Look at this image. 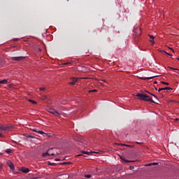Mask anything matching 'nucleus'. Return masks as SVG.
Returning <instances> with one entry per match:
<instances>
[{"instance_id": "nucleus-1", "label": "nucleus", "mask_w": 179, "mask_h": 179, "mask_svg": "<svg viewBox=\"0 0 179 179\" xmlns=\"http://www.w3.org/2000/svg\"><path fill=\"white\" fill-rule=\"evenodd\" d=\"M136 96L139 99V100H143V101H150V103H155V101H153L152 98H149V96L146 94L138 93Z\"/></svg>"}, {"instance_id": "nucleus-2", "label": "nucleus", "mask_w": 179, "mask_h": 179, "mask_svg": "<svg viewBox=\"0 0 179 179\" xmlns=\"http://www.w3.org/2000/svg\"><path fill=\"white\" fill-rule=\"evenodd\" d=\"M134 39L136 40V41H138V40H139V37H141V34H142V31H141V28H137L136 30H134Z\"/></svg>"}, {"instance_id": "nucleus-3", "label": "nucleus", "mask_w": 179, "mask_h": 179, "mask_svg": "<svg viewBox=\"0 0 179 179\" xmlns=\"http://www.w3.org/2000/svg\"><path fill=\"white\" fill-rule=\"evenodd\" d=\"M12 129V126H3V124H0V131H9Z\"/></svg>"}, {"instance_id": "nucleus-4", "label": "nucleus", "mask_w": 179, "mask_h": 179, "mask_svg": "<svg viewBox=\"0 0 179 179\" xmlns=\"http://www.w3.org/2000/svg\"><path fill=\"white\" fill-rule=\"evenodd\" d=\"M48 113L55 115V117H59L60 114L55 109H50Z\"/></svg>"}, {"instance_id": "nucleus-5", "label": "nucleus", "mask_w": 179, "mask_h": 179, "mask_svg": "<svg viewBox=\"0 0 179 179\" xmlns=\"http://www.w3.org/2000/svg\"><path fill=\"white\" fill-rule=\"evenodd\" d=\"M7 166L10 167V170H15V165H13V163L10 160L7 161Z\"/></svg>"}, {"instance_id": "nucleus-6", "label": "nucleus", "mask_w": 179, "mask_h": 179, "mask_svg": "<svg viewBox=\"0 0 179 179\" xmlns=\"http://www.w3.org/2000/svg\"><path fill=\"white\" fill-rule=\"evenodd\" d=\"M12 61H22V59H24V57H11Z\"/></svg>"}, {"instance_id": "nucleus-7", "label": "nucleus", "mask_w": 179, "mask_h": 179, "mask_svg": "<svg viewBox=\"0 0 179 179\" xmlns=\"http://www.w3.org/2000/svg\"><path fill=\"white\" fill-rule=\"evenodd\" d=\"M78 79H80V78H76L75 77L72 78H71V82L69 83V85H75L76 83V82H78Z\"/></svg>"}, {"instance_id": "nucleus-8", "label": "nucleus", "mask_w": 179, "mask_h": 179, "mask_svg": "<svg viewBox=\"0 0 179 179\" xmlns=\"http://www.w3.org/2000/svg\"><path fill=\"white\" fill-rule=\"evenodd\" d=\"M43 157H47V156H54V153H50V150L47 151L42 154Z\"/></svg>"}, {"instance_id": "nucleus-9", "label": "nucleus", "mask_w": 179, "mask_h": 179, "mask_svg": "<svg viewBox=\"0 0 179 179\" xmlns=\"http://www.w3.org/2000/svg\"><path fill=\"white\" fill-rule=\"evenodd\" d=\"M157 76H152L150 77H142L141 78V79H142V80H149L150 79H153V78H156Z\"/></svg>"}, {"instance_id": "nucleus-10", "label": "nucleus", "mask_w": 179, "mask_h": 179, "mask_svg": "<svg viewBox=\"0 0 179 179\" xmlns=\"http://www.w3.org/2000/svg\"><path fill=\"white\" fill-rule=\"evenodd\" d=\"M162 90H173V88L169 87H166L164 88H159L158 92H162Z\"/></svg>"}, {"instance_id": "nucleus-11", "label": "nucleus", "mask_w": 179, "mask_h": 179, "mask_svg": "<svg viewBox=\"0 0 179 179\" xmlns=\"http://www.w3.org/2000/svg\"><path fill=\"white\" fill-rule=\"evenodd\" d=\"M120 159L124 162L125 163H131L132 161L125 159V157L120 156Z\"/></svg>"}, {"instance_id": "nucleus-12", "label": "nucleus", "mask_w": 179, "mask_h": 179, "mask_svg": "<svg viewBox=\"0 0 179 179\" xmlns=\"http://www.w3.org/2000/svg\"><path fill=\"white\" fill-rule=\"evenodd\" d=\"M150 38H151V40L150 41V43H152V44H155V42L153 40H155V36L153 35H148Z\"/></svg>"}, {"instance_id": "nucleus-13", "label": "nucleus", "mask_w": 179, "mask_h": 179, "mask_svg": "<svg viewBox=\"0 0 179 179\" xmlns=\"http://www.w3.org/2000/svg\"><path fill=\"white\" fill-rule=\"evenodd\" d=\"M33 131H34V132H36L37 134H40L41 135H43V134H45V133H44V131H38V130H37V129H33Z\"/></svg>"}, {"instance_id": "nucleus-14", "label": "nucleus", "mask_w": 179, "mask_h": 179, "mask_svg": "<svg viewBox=\"0 0 179 179\" xmlns=\"http://www.w3.org/2000/svg\"><path fill=\"white\" fill-rule=\"evenodd\" d=\"M6 83H8V80H6V79L0 80V85H6Z\"/></svg>"}, {"instance_id": "nucleus-15", "label": "nucleus", "mask_w": 179, "mask_h": 179, "mask_svg": "<svg viewBox=\"0 0 179 179\" xmlns=\"http://www.w3.org/2000/svg\"><path fill=\"white\" fill-rule=\"evenodd\" d=\"M22 173H29L30 170L27 168H22Z\"/></svg>"}, {"instance_id": "nucleus-16", "label": "nucleus", "mask_w": 179, "mask_h": 179, "mask_svg": "<svg viewBox=\"0 0 179 179\" xmlns=\"http://www.w3.org/2000/svg\"><path fill=\"white\" fill-rule=\"evenodd\" d=\"M157 164H159V163L154 162V163H152V164H149L148 166H157Z\"/></svg>"}, {"instance_id": "nucleus-17", "label": "nucleus", "mask_w": 179, "mask_h": 179, "mask_svg": "<svg viewBox=\"0 0 179 179\" xmlns=\"http://www.w3.org/2000/svg\"><path fill=\"white\" fill-rule=\"evenodd\" d=\"M6 153H8V155H10V153H12V150H10V149H7V150H6Z\"/></svg>"}, {"instance_id": "nucleus-18", "label": "nucleus", "mask_w": 179, "mask_h": 179, "mask_svg": "<svg viewBox=\"0 0 179 179\" xmlns=\"http://www.w3.org/2000/svg\"><path fill=\"white\" fill-rule=\"evenodd\" d=\"M97 92V90H90L89 93H96Z\"/></svg>"}, {"instance_id": "nucleus-19", "label": "nucleus", "mask_w": 179, "mask_h": 179, "mask_svg": "<svg viewBox=\"0 0 179 179\" xmlns=\"http://www.w3.org/2000/svg\"><path fill=\"white\" fill-rule=\"evenodd\" d=\"M29 101H30V103H32V104H37V102H36L35 101H33L31 99H29Z\"/></svg>"}, {"instance_id": "nucleus-20", "label": "nucleus", "mask_w": 179, "mask_h": 179, "mask_svg": "<svg viewBox=\"0 0 179 179\" xmlns=\"http://www.w3.org/2000/svg\"><path fill=\"white\" fill-rule=\"evenodd\" d=\"M162 52H164V54H166V55H169V57H171V55H170V53L163 50Z\"/></svg>"}, {"instance_id": "nucleus-21", "label": "nucleus", "mask_w": 179, "mask_h": 179, "mask_svg": "<svg viewBox=\"0 0 179 179\" xmlns=\"http://www.w3.org/2000/svg\"><path fill=\"white\" fill-rule=\"evenodd\" d=\"M162 85H166V86H169V85H170L169 83H166L164 81H162Z\"/></svg>"}, {"instance_id": "nucleus-22", "label": "nucleus", "mask_w": 179, "mask_h": 179, "mask_svg": "<svg viewBox=\"0 0 179 179\" xmlns=\"http://www.w3.org/2000/svg\"><path fill=\"white\" fill-rule=\"evenodd\" d=\"M85 178H92V175H85Z\"/></svg>"}, {"instance_id": "nucleus-23", "label": "nucleus", "mask_w": 179, "mask_h": 179, "mask_svg": "<svg viewBox=\"0 0 179 179\" xmlns=\"http://www.w3.org/2000/svg\"><path fill=\"white\" fill-rule=\"evenodd\" d=\"M82 153H83V155H90V152H89L82 151Z\"/></svg>"}, {"instance_id": "nucleus-24", "label": "nucleus", "mask_w": 179, "mask_h": 179, "mask_svg": "<svg viewBox=\"0 0 179 179\" xmlns=\"http://www.w3.org/2000/svg\"><path fill=\"white\" fill-rule=\"evenodd\" d=\"M122 146H126L127 148H131V145H128L127 144H120Z\"/></svg>"}, {"instance_id": "nucleus-25", "label": "nucleus", "mask_w": 179, "mask_h": 179, "mask_svg": "<svg viewBox=\"0 0 179 179\" xmlns=\"http://www.w3.org/2000/svg\"><path fill=\"white\" fill-rule=\"evenodd\" d=\"M48 164L49 166H55L57 164L49 162Z\"/></svg>"}, {"instance_id": "nucleus-26", "label": "nucleus", "mask_w": 179, "mask_h": 179, "mask_svg": "<svg viewBox=\"0 0 179 179\" xmlns=\"http://www.w3.org/2000/svg\"><path fill=\"white\" fill-rule=\"evenodd\" d=\"M39 90H45V87H41L40 89H39Z\"/></svg>"}, {"instance_id": "nucleus-27", "label": "nucleus", "mask_w": 179, "mask_h": 179, "mask_svg": "<svg viewBox=\"0 0 179 179\" xmlns=\"http://www.w3.org/2000/svg\"><path fill=\"white\" fill-rule=\"evenodd\" d=\"M151 96H153V97H155V99H157V96L156 95H155L154 94H150Z\"/></svg>"}, {"instance_id": "nucleus-28", "label": "nucleus", "mask_w": 179, "mask_h": 179, "mask_svg": "<svg viewBox=\"0 0 179 179\" xmlns=\"http://www.w3.org/2000/svg\"><path fill=\"white\" fill-rule=\"evenodd\" d=\"M171 69H173L174 71H179L178 69H174V68H171Z\"/></svg>"}, {"instance_id": "nucleus-29", "label": "nucleus", "mask_w": 179, "mask_h": 179, "mask_svg": "<svg viewBox=\"0 0 179 179\" xmlns=\"http://www.w3.org/2000/svg\"><path fill=\"white\" fill-rule=\"evenodd\" d=\"M179 120V119L178 118H176V119H174V122H177V121H178Z\"/></svg>"}, {"instance_id": "nucleus-30", "label": "nucleus", "mask_w": 179, "mask_h": 179, "mask_svg": "<svg viewBox=\"0 0 179 179\" xmlns=\"http://www.w3.org/2000/svg\"><path fill=\"white\" fill-rule=\"evenodd\" d=\"M61 159H55L56 162H59Z\"/></svg>"}, {"instance_id": "nucleus-31", "label": "nucleus", "mask_w": 179, "mask_h": 179, "mask_svg": "<svg viewBox=\"0 0 179 179\" xmlns=\"http://www.w3.org/2000/svg\"><path fill=\"white\" fill-rule=\"evenodd\" d=\"M3 136V134L0 133V138H2Z\"/></svg>"}, {"instance_id": "nucleus-32", "label": "nucleus", "mask_w": 179, "mask_h": 179, "mask_svg": "<svg viewBox=\"0 0 179 179\" xmlns=\"http://www.w3.org/2000/svg\"><path fill=\"white\" fill-rule=\"evenodd\" d=\"M171 50V51H173V52H174V50H173V48H170Z\"/></svg>"}, {"instance_id": "nucleus-33", "label": "nucleus", "mask_w": 179, "mask_h": 179, "mask_svg": "<svg viewBox=\"0 0 179 179\" xmlns=\"http://www.w3.org/2000/svg\"><path fill=\"white\" fill-rule=\"evenodd\" d=\"M136 143H137L138 145H141V143H139V142H136Z\"/></svg>"}, {"instance_id": "nucleus-34", "label": "nucleus", "mask_w": 179, "mask_h": 179, "mask_svg": "<svg viewBox=\"0 0 179 179\" xmlns=\"http://www.w3.org/2000/svg\"><path fill=\"white\" fill-rule=\"evenodd\" d=\"M77 156H83V155H82V154H80V155H77Z\"/></svg>"}, {"instance_id": "nucleus-35", "label": "nucleus", "mask_w": 179, "mask_h": 179, "mask_svg": "<svg viewBox=\"0 0 179 179\" xmlns=\"http://www.w3.org/2000/svg\"><path fill=\"white\" fill-rule=\"evenodd\" d=\"M2 169V166L1 165H0V171H1V169Z\"/></svg>"}, {"instance_id": "nucleus-36", "label": "nucleus", "mask_w": 179, "mask_h": 179, "mask_svg": "<svg viewBox=\"0 0 179 179\" xmlns=\"http://www.w3.org/2000/svg\"><path fill=\"white\" fill-rule=\"evenodd\" d=\"M50 150V153H52L51 151L52 150V149H50V150Z\"/></svg>"}, {"instance_id": "nucleus-37", "label": "nucleus", "mask_w": 179, "mask_h": 179, "mask_svg": "<svg viewBox=\"0 0 179 179\" xmlns=\"http://www.w3.org/2000/svg\"><path fill=\"white\" fill-rule=\"evenodd\" d=\"M68 64H69V63H65L64 65H68Z\"/></svg>"}, {"instance_id": "nucleus-38", "label": "nucleus", "mask_w": 179, "mask_h": 179, "mask_svg": "<svg viewBox=\"0 0 179 179\" xmlns=\"http://www.w3.org/2000/svg\"><path fill=\"white\" fill-rule=\"evenodd\" d=\"M147 93H149V94H152V93L149 92H147Z\"/></svg>"}, {"instance_id": "nucleus-39", "label": "nucleus", "mask_w": 179, "mask_h": 179, "mask_svg": "<svg viewBox=\"0 0 179 179\" xmlns=\"http://www.w3.org/2000/svg\"><path fill=\"white\" fill-rule=\"evenodd\" d=\"M155 90H157V88L155 87Z\"/></svg>"}, {"instance_id": "nucleus-40", "label": "nucleus", "mask_w": 179, "mask_h": 179, "mask_svg": "<svg viewBox=\"0 0 179 179\" xmlns=\"http://www.w3.org/2000/svg\"><path fill=\"white\" fill-rule=\"evenodd\" d=\"M155 83H157V82L155 81Z\"/></svg>"}, {"instance_id": "nucleus-41", "label": "nucleus", "mask_w": 179, "mask_h": 179, "mask_svg": "<svg viewBox=\"0 0 179 179\" xmlns=\"http://www.w3.org/2000/svg\"><path fill=\"white\" fill-rule=\"evenodd\" d=\"M177 59H178V60H179V58H177Z\"/></svg>"}]
</instances>
